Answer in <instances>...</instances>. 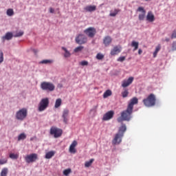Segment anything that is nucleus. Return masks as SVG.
Instances as JSON below:
<instances>
[{"label":"nucleus","mask_w":176,"mask_h":176,"mask_svg":"<svg viewBox=\"0 0 176 176\" xmlns=\"http://www.w3.org/2000/svg\"><path fill=\"white\" fill-rule=\"evenodd\" d=\"M94 159H91L89 162H85V167H90L91 166L92 163H94Z\"/></svg>","instance_id":"nucleus-32"},{"label":"nucleus","mask_w":176,"mask_h":176,"mask_svg":"<svg viewBox=\"0 0 176 176\" xmlns=\"http://www.w3.org/2000/svg\"><path fill=\"white\" fill-rule=\"evenodd\" d=\"M129 91L128 88L124 87V90L122 91L121 92L122 98H126L127 96H129Z\"/></svg>","instance_id":"nucleus-22"},{"label":"nucleus","mask_w":176,"mask_h":176,"mask_svg":"<svg viewBox=\"0 0 176 176\" xmlns=\"http://www.w3.org/2000/svg\"><path fill=\"white\" fill-rule=\"evenodd\" d=\"M121 51H122L121 45H115V47H113V48L111 50L110 54L111 55L115 56L120 54Z\"/></svg>","instance_id":"nucleus-13"},{"label":"nucleus","mask_w":176,"mask_h":176,"mask_svg":"<svg viewBox=\"0 0 176 176\" xmlns=\"http://www.w3.org/2000/svg\"><path fill=\"white\" fill-rule=\"evenodd\" d=\"M24 34V32L23 31H20V32H17L16 33V34L14 35V37H21V36H23Z\"/></svg>","instance_id":"nucleus-36"},{"label":"nucleus","mask_w":176,"mask_h":176,"mask_svg":"<svg viewBox=\"0 0 176 176\" xmlns=\"http://www.w3.org/2000/svg\"><path fill=\"white\" fill-rule=\"evenodd\" d=\"M62 103V99L60 98H58L56 99V102H55V107H59Z\"/></svg>","instance_id":"nucleus-29"},{"label":"nucleus","mask_w":176,"mask_h":176,"mask_svg":"<svg viewBox=\"0 0 176 176\" xmlns=\"http://www.w3.org/2000/svg\"><path fill=\"white\" fill-rule=\"evenodd\" d=\"M103 43L106 47H108L112 43V38L110 36H106L103 39Z\"/></svg>","instance_id":"nucleus-18"},{"label":"nucleus","mask_w":176,"mask_h":176,"mask_svg":"<svg viewBox=\"0 0 176 176\" xmlns=\"http://www.w3.org/2000/svg\"><path fill=\"white\" fill-rule=\"evenodd\" d=\"M120 10L115 9L113 12H111L109 14L110 16H116V15L120 12Z\"/></svg>","instance_id":"nucleus-28"},{"label":"nucleus","mask_w":176,"mask_h":176,"mask_svg":"<svg viewBox=\"0 0 176 176\" xmlns=\"http://www.w3.org/2000/svg\"><path fill=\"white\" fill-rule=\"evenodd\" d=\"M41 88L44 91H54L55 89V85L53 82L43 81L41 84Z\"/></svg>","instance_id":"nucleus-7"},{"label":"nucleus","mask_w":176,"mask_h":176,"mask_svg":"<svg viewBox=\"0 0 176 176\" xmlns=\"http://www.w3.org/2000/svg\"><path fill=\"white\" fill-rule=\"evenodd\" d=\"M53 60L52 59H43V60H41L40 63H52Z\"/></svg>","instance_id":"nucleus-33"},{"label":"nucleus","mask_w":176,"mask_h":176,"mask_svg":"<svg viewBox=\"0 0 176 176\" xmlns=\"http://www.w3.org/2000/svg\"><path fill=\"white\" fill-rule=\"evenodd\" d=\"M142 52H143L141 48H140V50H138V54L140 55H141V54H142Z\"/></svg>","instance_id":"nucleus-46"},{"label":"nucleus","mask_w":176,"mask_h":176,"mask_svg":"<svg viewBox=\"0 0 176 176\" xmlns=\"http://www.w3.org/2000/svg\"><path fill=\"white\" fill-rule=\"evenodd\" d=\"M62 48L65 51L64 56L65 58H69V56H71V53L69 52V51H68V50H67V48H65V47H62Z\"/></svg>","instance_id":"nucleus-27"},{"label":"nucleus","mask_w":176,"mask_h":176,"mask_svg":"<svg viewBox=\"0 0 176 176\" xmlns=\"http://www.w3.org/2000/svg\"><path fill=\"white\" fill-rule=\"evenodd\" d=\"M50 103L49 98H43L38 104L39 112H43L48 107Z\"/></svg>","instance_id":"nucleus-6"},{"label":"nucleus","mask_w":176,"mask_h":176,"mask_svg":"<svg viewBox=\"0 0 176 176\" xmlns=\"http://www.w3.org/2000/svg\"><path fill=\"white\" fill-rule=\"evenodd\" d=\"M75 40L78 44H86V43H87L88 38L85 34H80L76 36Z\"/></svg>","instance_id":"nucleus-8"},{"label":"nucleus","mask_w":176,"mask_h":176,"mask_svg":"<svg viewBox=\"0 0 176 176\" xmlns=\"http://www.w3.org/2000/svg\"><path fill=\"white\" fill-rule=\"evenodd\" d=\"M104 58V55H103V54H101L100 52H99L96 55V58L97 59H103Z\"/></svg>","instance_id":"nucleus-38"},{"label":"nucleus","mask_w":176,"mask_h":176,"mask_svg":"<svg viewBox=\"0 0 176 176\" xmlns=\"http://www.w3.org/2000/svg\"><path fill=\"white\" fill-rule=\"evenodd\" d=\"M33 52H34V54H37L38 53V50L34 49Z\"/></svg>","instance_id":"nucleus-47"},{"label":"nucleus","mask_w":176,"mask_h":176,"mask_svg":"<svg viewBox=\"0 0 176 176\" xmlns=\"http://www.w3.org/2000/svg\"><path fill=\"white\" fill-rule=\"evenodd\" d=\"M134 80V77H129L127 80H123L122 82V87L126 88L130 84H132Z\"/></svg>","instance_id":"nucleus-15"},{"label":"nucleus","mask_w":176,"mask_h":176,"mask_svg":"<svg viewBox=\"0 0 176 176\" xmlns=\"http://www.w3.org/2000/svg\"><path fill=\"white\" fill-rule=\"evenodd\" d=\"M161 48H162L161 44H158L157 45V47H155V50L153 52V58H156V56H157L159 51H160Z\"/></svg>","instance_id":"nucleus-21"},{"label":"nucleus","mask_w":176,"mask_h":176,"mask_svg":"<svg viewBox=\"0 0 176 176\" xmlns=\"http://www.w3.org/2000/svg\"><path fill=\"white\" fill-rule=\"evenodd\" d=\"M112 95V91L111 89H107L103 94V98H108Z\"/></svg>","instance_id":"nucleus-26"},{"label":"nucleus","mask_w":176,"mask_h":176,"mask_svg":"<svg viewBox=\"0 0 176 176\" xmlns=\"http://www.w3.org/2000/svg\"><path fill=\"white\" fill-rule=\"evenodd\" d=\"M71 173H72L71 168H67V170H64L63 175L65 176H68Z\"/></svg>","instance_id":"nucleus-34"},{"label":"nucleus","mask_w":176,"mask_h":176,"mask_svg":"<svg viewBox=\"0 0 176 176\" xmlns=\"http://www.w3.org/2000/svg\"><path fill=\"white\" fill-rule=\"evenodd\" d=\"M8 168L5 167L4 168H2L0 176H7L8 174Z\"/></svg>","instance_id":"nucleus-25"},{"label":"nucleus","mask_w":176,"mask_h":176,"mask_svg":"<svg viewBox=\"0 0 176 176\" xmlns=\"http://www.w3.org/2000/svg\"><path fill=\"white\" fill-rule=\"evenodd\" d=\"M114 116V111L113 110H109V111H107L104 114L103 116V120H111V119H113Z\"/></svg>","instance_id":"nucleus-12"},{"label":"nucleus","mask_w":176,"mask_h":176,"mask_svg":"<svg viewBox=\"0 0 176 176\" xmlns=\"http://www.w3.org/2000/svg\"><path fill=\"white\" fill-rule=\"evenodd\" d=\"M28 109L26 107H22L16 112V119H17V120H21V122H23V120H25V119L28 118Z\"/></svg>","instance_id":"nucleus-4"},{"label":"nucleus","mask_w":176,"mask_h":176,"mask_svg":"<svg viewBox=\"0 0 176 176\" xmlns=\"http://www.w3.org/2000/svg\"><path fill=\"white\" fill-rule=\"evenodd\" d=\"M8 160L6 159L0 160V164H6L7 163Z\"/></svg>","instance_id":"nucleus-43"},{"label":"nucleus","mask_w":176,"mask_h":176,"mask_svg":"<svg viewBox=\"0 0 176 176\" xmlns=\"http://www.w3.org/2000/svg\"><path fill=\"white\" fill-rule=\"evenodd\" d=\"M97 7L96 6H87L85 7V10L87 12H92L93 11H96Z\"/></svg>","instance_id":"nucleus-19"},{"label":"nucleus","mask_w":176,"mask_h":176,"mask_svg":"<svg viewBox=\"0 0 176 176\" xmlns=\"http://www.w3.org/2000/svg\"><path fill=\"white\" fill-rule=\"evenodd\" d=\"M155 19V15L153 14L152 11H148L146 15V21H148V22H153Z\"/></svg>","instance_id":"nucleus-17"},{"label":"nucleus","mask_w":176,"mask_h":176,"mask_svg":"<svg viewBox=\"0 0 176 176\" xmlns=\"http://www.w3.org/2000/svg\"><path fill=\"white\" fill-rule=\"evenodd\" d=\"M96 32H96V28H93V27L87 28V29L84 30V33H85V34L88 36V37H91V38L96 36Z\"/></svg>","instance_id":"nucleus-10"},{"label":"nucleus","mask_w":176,"mask_h":176,"mask_svg":"<svg viewBox=\"0 0 176 176\" xmlns=\"http://www.w3.org/2000/svg\"><path fill=\"white\" fill-rule=\"evenodd\" d=\"M125 131H126V124H122L119 128L118 133L116 134L115 138L112 141L113 145H117L122 142Z\"/></svg>","instance_id":"nucleus-2"},{"label":"nucleus","mask_w":176,"mask_h":176,"mask_svg":"<svg viewBox=\"0 0 176 176\" xmlns=\"http://www.w3.org/2000/svg\"><path fill=\"white\" fill-rule=\"evenodd\" d=\"M27 135L25 133L20 134L18 137V141H21V140H25Z\"/></svg>","instance_id":"nucleus-31"},{"label":"nucleus","mask_w":176,"mask_h":176,"mask_svg":"<svg viewBox=\"0 0 176 176\" xmlns=\"http://www.w3.org/2000/svg\"><path fill=\"white\" fill-rule=\"evenodd\" d=\"M12 37V33L11 32H8L6 33L5 36H3L2 38H3V40H11Z\"/></svg>","instance_id":"nucleus-20"},{"label":"nucleus","mask_w":176,"mask_h":176,"mask_svg":"<svg viewBox=\"0 0 176 176\" xmlns=\"http://www.w3.org/2000/svg\"><path fill=\"white\" fill-rule=\"evenodd\" d=\"M137 103H138V99L136 96H134L131 99L126 109L123 110V111L121 113L120 117H118V123H122L124 120H126V122H130L133 111L134 104H136Z\"/></svg>","instance_id":"nucleus-1"},{"label":"nucleus","mask_w":176,"mask_h":176,"mask_svg":"<svg viewBox=\"0 0 176 176\" xmlns=\"http://www.w3.org/2000/svg\"><path fill=\"white\" fill-rule=\"evenodd\" d=\"M131 47H133V51H136L139 48V43L138 41H133L131 43Z\"/></svg>","instance_id":"nucleus-24"},{"label":"nucleus","mask_w":176,"mask_h":176,"mask_svg":"<svg viewBox=\"0 0 176 176\" xmlns=\"http://www.w3.org/2000/svg\"><path fill=\"white\" fill-rule=\"evenodd\" d=\"M69 113V110H68V109H65L63 110V122L65 124H67V123H68Z\"/></svg>","instance_id":"nucleus-14"},{"label":"nucleus","mask_w":176,"mask_h":176,"mask_svg":"<svg viewBox=\"0 0 176 176\" xmlns=\"http://www.w3.org/2000/svg\"><path fill=\"white\" fill-rule=\"evenodd\" d=\"M172 48L173 50H176V41L173 43Z\"/></svg>","instance_id":"nucleus-44"},{"label":"nucleus","mask_w":176,"mask_h":176,"mask_svg":"<svg viewBox=\"0 0 176 176\" xmlns=\"http://www.w3.org/2000/svg\"><path fill=\"white\" fill-rule=\"evenodd\" d=\"M171 38H176V30H173L172 32Z\"/></svg>","instance_id":"nucleus-42"},{"label":"nucleus","mask_w":176,"mask_h":176,"mask_svg":"<svg viewBox=\"0 0 176 176\" xmlns=\"http://www.w3.org/2000/svg\"><path fill=\"white\" fill-rule=\"evenodd\" d=\"M77 145H78L77 141H73L72 144L69 146L70 153H76V146H77Z\"/></svg>","instance_id":"nucleus-16"},{"label":"nucleus","mask_w":176,"mask_h":176,"mask_svg":"<svg viewBox=\"0 0 176 176\" xmlns=\"http://www.w3.org/2000/svg\"><path fill=\"white\" fill-rule=\"evenodd\" d=\"M10 159L16 160L19 157V155H16L15 153H10Z\"/></svg>","instance_id":"nucleus-37"},{"label":"nucleus","mask_w":176,"mask_h":176,"mask_svg":"<svg viewBox=\"0 0 176 176\" xmlns=\"http://www.w3.org/2000/svg\"><path fill=\"white\" fill-rule=\"evenodd\" d=\"M83 48H84L83 45H79V47H76L74 49V52H79L80 51H82Z\"/></svg>","instance_id":"nucleus-35"},{"label":"nucleus","mask_w":176,"mask_h":176,"mask_svg":"<svg viewBox=\"0 0 176 176\" xmlns=\"http://www.w3.org/2000/svg\"><path fill=\"white\" fill-rule=\"evenodd\" d=\"M50 12H51V13H54V10L52 7L50 8Z\"/></svg>","instance_id":"nucleus-45"},{"label":"nucleus","mask_w":176,"mask_h":176,"mask_svg":"<svg viewBox=\"0 0 176 176\" xmlns=\"http://www.w3.org/2000/svg\"><path fill=\"white\" fill-rule=\"evenodd\" d=\"M14 14V10H12V8H8V10H7V15H8L9 16H12Z\"/></svg>","instance_id":"nucleus-30"},{"label":"nucleus","mask_w":176,"mask_h":176,"mask_svg":"<svg viewBox=\"0 0 176 176\" xmlns=\"http://www.w3.org/2000/svg\"><path fill=\"white\" fill-rule=\"evenodd\" d=\"M50 133L51 135H54V138H59L63 134V129L58 126H51Z\"/></svg>","instance_id":"nucleus-5"},{"label":"nucleus","mask_w":176,"mask_h":176,"mask_svg":"<svg viewBox=\"0 0 176 176\" xmlns=\"http://www.w3.org/2000/svg\"><path fill=\"white\" fill-rule=\"evenodd\" d=\"M4 60V55L3 51H0V63H2Z\"/></svg>","instance_id":"nucleus-39"},{"label":"nucleus","mask_w":176,"mask_h":176,"mask_svg":"<svg viewBox=\"0 0 176 176\" xmlns=\"http://www.w3.org/2000/svg\"><path fill=\"white\" fill-rule=\"evenodd\" d=\"M143 103L148 107L155 106L156 104V96L155 94H150L147 98L143 99Z\"/></svg>","instance_id":"nucleus-3"},{"label":"nucleus","mask_w":176,"mask_h":176,"mask_svg":"<svg viewBox=\"0 0 176 176\" xmlns=\"http://www.w3.org/2000/svg\"><path fill=\"white\" fill-rule=\"evenodd\" d=\"M56 152L54 151H51L50 152H47L45 155V159H52L53 156H54Z\"/></svg>","instance_id":"nucleus-23"},{"label":"nucleus","mask_w":176,"mask_h":176,"mask_svg":"<svg viewBox=\"0 0 176 176\" xmlns=\"http://www.w3.org/2000/svg\"><path fill=\"white\" fill-rule=\"evenodd\" d=\"M126 60V56H119V58H118L117 60L118 62H124V60Z\"/></svg>","instance_id":"nucleus-40"},{"label":"nucleus","mask_w":176,"mask_h":176,"mask_svg":"<svg viewBox=\"0 0 176 176\" xmlns=\"http://www.w3.org/2000/svg\"><path fill=\"white\" fill-rule=\"evenodd\" d=\"M26 163H34L38 160V155L36 153H32L31 155H27L25 157Z\"/></svg>","instance_id":"nucleus-9"},{"label":"nucleus","mask_w":176,"mask_h":176,"mask_svg":"<svg viewBox=\"0 0 176 176\" xmlns=\"http://www.w3.org/2000/svg\"><path fill=\"white\" fill-rule=\"evenodd\" d=\"M137 11H139L141 12V14H139L138 19L140 21H144L145 19V15L146 14V10H144V7H138Z\"/></svg>","instance_id":"nucleus-11"},{"label":"nucleus","mask_w":176,"mask_h":176,"mask_svg":"<svg viewBox=\"0 0 176 176\" xmlns=\"http://www.w3.org/2000/svg\"><path fill=\"white\" fill-rule=\"evenodd\" d=\"M80 64L82 65V66H87V65H89V62L88 60H82L80 62Z\"/></svg>","instance_id":"nucleus-41"},{"label":"nucleus","mask_w":176,"mask_h":176,"mask_svg":"<svg viewBox=\"0 0 176 176\" xmlns=\"http://www.w3.org/2000/svg\"><path fill=\"white\" fill-rule=\"evenodd\" d=\"M165 41H170V38H169L168 37H166V38H165Z\"/></svg>","instance_id":"nucleus-48"}]
</instances>
